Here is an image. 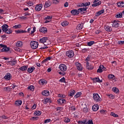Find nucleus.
Segmentation results:
<instances>
[{
	"label": "nucleus",
	"mask_w": 124,
	"mask_h": 124,
	"mask_svg": "<svg viewBox=\"0 0 124 124\" xmlns=\"http://www.w3.org/2000/svg\"><path fill=\"white\" fill-rule=\"evenodd\" d=\"M2 31L5 32L6 33L10 34L12 32V30L8 29V26L7 24H4L3 26H1Z\"/></svg>",
	"instance_id": "nucleus-1"
},
{
	"label": "nucleus",
	"mask_w": 124,
	"mask_h": 124,
	"mask_svg": "<svg viewBox=\"0 0 124 124\" xmlns=\"http://www.w3.org/2000/svg\"><path fill=\"white\" fill-rule=\"evenodd\" d=\"M40 31L44 33H46V32H47V28L46 27H42L40 28Z\"/></svg>",
	"instance_id": "nucleus-20"
},
{
	"label": "nucleus",
	"mask_w": 124,
	"mask_h": 124,
	"mask_svg": "<svg viewBox=\"0 0 124 124\" xmlns=\"http://www.w3.org/2000/svg\"><path fill=\"white\" fill-rule=\"evenodd\" d=\"M107 96H108L109 98H110L111 99H114L115 98V96L113 95V94H107Z\"/></svg>",
	"instance_id": "nucleus-34"
},
{
	"label": "nucleus",
	"mask_w": 124,
	"mask_h": 124,
	"mask_svg": "<svg viewBox=\"0 0 124 124\" xmlns=\"http://www.w3.org/2000/svg\"><path fill=\"white\" fill-rule=\"evenodd\" d=\"M11 78H12V76H11V74L9 73H7L4 77V78L7 80H10Z\"/></svg>",
	"instance_id": "nucleus-13"
},
{
	"label": "nucleus",
	"mask_w": 124,
	"mask_h": 124,
	"mask_svg": "<svg viewBox=\"0 0 124 124\" xmlns=\"http://www.w3.org/2000/svg\"><path fill=\"white\" fill-rule=\"evenodd\" d=\"M76 108L75 107H69V110H71V111H72V112H73L74 111H75L76 110Z\"/></svg>",
	"instance_id": "nucleus-48"
},
{
	"label": "nucleus",
	"mask_w": 124,
	"mask_h": 124,
	"mask_svg": "<svg viewBox=\"0 0 124 124\" xmlns=\"http://www.w3.org/2000/svg\"><path fill=\"white\" fill-rule=\"evenodd\" d=\"M83 3V6H85V7L86 6H89V5L91 4V2H86Z\"/></svg>",
	"instance_id": "nucleus-45"
},
{
	"label": "nucleus",
	"mask_w": 124,
	"mask_h": 124,
	"mask_svg": "<svg viewBox=\"0 0 124 124\" xmlns=\"http://www.w3.org/2000/svg\"><path fill=\"white\" fill-rule=\"evenodd\" d=\"M81 94H82V93L81 92H78L77 94L75 95V98H78V97H80L81 96Z\"/></svg>",
	"instance_id": "nucleus-37"
},
{
	"label": "nucleus",
	"mask_w": 124,
	"mask_h": 124,
	"mask_svg": "<svg viewBox=\"0 0 124 124\" xmlns=\"http://www.w3.org/2000/svg\"><path fill=\"white\" fill-rule=\"evenodd\" d=\"M72 15L75 16L76 15H78L79 14V11L77 10H73L71 11Z\"/></svg>",
	"instance_id": "nucleus-15"
},
{
	"label": "nucleus",
	"mask_w": 124,
	"mask_h": 124,
	"mask_svg": "<svg viewBox=\"0 0 124 124\" xmlns=\"http://www.w3.org/2000/svg\"><path fill=\"white\" fill-rule=\"evenodd\" d=\"M51 122V119H47L46 120H45L44 123L45 124H48Z\"/></svg>",
	"instance_id": "nucleus-52"
},
{
	"label": "nucleus",
	"mask_w": 124,
	"mask_h": 124,
	"mask_svg": "<svg viewBox=\"0 0 124 124\" xmlns=\"http://www.w3.org/2000/svg\"><path fill=\"white\" fill-rule=\"evenodd\" d=\"M88 124H93V120H89Z\"/></svg>",
	"instance_id": "nucleus-64"
},
{
	"label": "nucleus",
	"mask_w": 124,
	"mask_h": 124,
	"mask_svg": "<svg viewBox=\"0 0 124 124\" xmlns=\"http://www.w3.org/2000/svg\"><path fill=\"white\" fill-rule=\"evenodd\" d=\"M86 67L87 69H89V70H92L93 69V66L92 65H90L89 62H87L86 63Z\"/></svg>",
	"instance_id": "nucleus-19"
},
{
	"label": "nucleus",
	"mask_w": 124,
	"mask_h": 124,
	"mask_svg": "<svg viewBox=\"0 0 124 124\" xmlns=\"http://www.w3.org/2000/svg\"><path fill=\"white\" fill-rule=\"evenodd\" d=\"M78 7H82L83 6V3H79L77 5Z\"/></svg>",
	"instance_id": "nucleus-55"
},
{
	"label": "nucleus",
	"mask_w": 124,
	"mask_h": 124,
	"mask_svg": "<svg viewBox=\"0 0 124 124\" xmlns=\"http://www.w3.org/2000/svg\"><path fill=\"white\" fill-rule=\"evenodd\" d=\"M65 102H66V101L64 98H59L57 100V103L59 105H62L63 104H65Z\"/></svg>",
	"instance_id": "nucleus-7"
},
{
	"label": "nucleus",
	"mask_w": 124,
	"mask_h": 124,
	"mask_svg": "<svg viewBox=\"0 0 124 124\" xmlns=\"http://www.w3.org/2000/svg\"><path fill=\"white\" fill-rule=\"evenodd\" d=\"M103 70L104 71L106 70V68L104 67V66H103V65H101L99 66V68L97 70V72L98 73H101V72H102Z\"/></svg>",
	"instance_id": "nucleus-8"
},
{
	"label": "nucleus",
	"mask_w": 124,
	"mask_h": 124,
	"mask_svg": "<svg viewBox=\"0 0 124 124\" xmlns=\"http://www.w3.org/2000/svg\"><path fill=\"white\" fill-rule=\"evenodd\" d=\"M48 100H49V99H48V98L45 99V100L44 101V103L45 104H46V103H48Z\"/></svg>",
	"instance_id": "nucleus-59"
},
{
	"label": "nucleus",
	"mask_w": 124,
	"mask_h": 124,
	"mask_svg": "<svg viewBox=\"0 0 124 124\" xmlns=\"http://www.w3.org/2000/svg\"><path fill=\"white\" fill-rule=\"evenodd\" d=\"M47 40H48V37H44L40 39L39 42L40 43H43V44H44V43H45V42H46Z\"/></svg>",
	"instance_id": "nucleus-12"
},
{
	"label": "nucleus",
	"mask_w": 124,
	"mask_h": 124,
	"mask_svg": "<svg viewBox=\"0 0 124 124\" xmlns=\"http://www.w3.org/2000/svg\"><path fill=\"white\" fill-rule=\"evenodd\" d=\"M64 122L65 123H69V122H70V119L67 118V117H65L64 118Z\"/></svg>",
	"instance_id": "nucleus-46"
},
{
	"label": "nucleus",
	"mask_w": 124,
	"mask_h": 124,
	"mask_svg": "<svg viewBox=\"0 0 124 124\" xmlns=\"http://www.w3.org/2000/svg\"><path fill=\"white\" fill-rule=\"evenodd\" d=\"M41 114V111L37 110L35 111L34 113V116H40Z\"/></svg>",
	"instance_id": "nucleus-33"
},
{
	"label": "nucleus",
	"mask_w": 124,
	"mask_h": 124,
	"mask_svg": "<svg viewBox=\"0 0 124 124\" xmlns=\"http://www.w3.org/2000/svg\"><path fill=\"white\" fill-rule=\"evenodd\" d=\"M0 47L2 48V49L0 50V52H8L10 50L9 47H8L6 46L3 44H0Z\"/></svg>",
	"instance_id": "nucleus-4"
},
{
	"label": "nucleus",
	"mask_w": 124,
	"mask_h": 124,
	"mask_svg": "<svg viewBox=\"0 0 124 124\" xmlns=\"http://www.w3.org/2000/svg\"><path fill=\"white\" fill-rule=\"evenodd\" d=\"M77 30H82L83 29V24H79L77 26Z\"/></svg>",
	"instance_id": "nucleus-38"
},
{
	"label": "nucleus",
	"mask_w": 124,
	"mask_h": 124,
	"mask_svg": "<svg viewBox=\"0 0 124 124\" xmlns=\"http://www.w3.org/2000/svg\"><path fill=\"white\" fill-rule=\"evenodd\" d=\"M22 28V25H21L20 24H18V25H16L14 26H13V29H21Z\"/></svg>",
	"instance_id": "nucleus-36"
},
{
	"label": "nucleus",
	"mask_w": 124,
	"mask_h": 124,
	"mask_svg": "<svg viewBox=\"0 0 124 124\" xmlns=\"http://www.w3.org/2000/svg\"><path fill=\"white\" fill-rule=\"evenodd\" d=\"M86 63H87V62H89V61H90V57H87V58L85 60Z\"/></svg>",
	"instance_id": "nucleus-63"
},
{
	"label": "nucleus",
	"mask_w": 124,
	"mask_h": 124,
	"mask_svg": "<svg viewBox=\"0 0 124 124\" xmlns=\"http://www.w3.org/2000/svg\"><path fill=\"white\" fill-rule=\"evenodd\" d=\"M17 47H22L23 46V43L21 41H18L16 44Z\"/></svg>",
	"instance_id": "nucleus-29"
},
{
	"label": "nucleus",
	"mask_w": 124,
	"mask_h": 124,
	"mask_svg": "<svg viewBox=\"0 0 124 124\" xmlns=\"http://www.w3.org/2000/svg\"><path fill=\"white\" fill-rule=\"evenodd\" d=\"M82 110L84 113H87V112H88V108H87V107H85L83 108Z\"/></svg>",
	"instance_id": "nucleus-51"
},
{
	"label": "nucleus",
	"mask_w": 124,
	"mask_h": 124,
	"mask_svg": "<svg viewBox=\"0 0 124 124\" xmlns=\"http://www.w3.org/2000/svg\"><path fill=\"white\" fill-rule=\"evenodd\" d=\"M100 113H101V114H105L106 113V110H104V109H102L100 111Z\"/></svg>",
	"instance_id": "nucleus-57"
},
{
	"label": "nucleus",
	"mask_w": 124,
	"mask_h": 124,
	"mask_svg": "<svg viewBox=\"0 0 124 124\" xmlns=\"http://www.w3.org/2000/svg\"><path fill=\"white\" fill-rule=\"evenodd\" d=\"M45 20H48L49 21H51L52 16H47L45 18Z\"/></svg>",
	"instance_id": "nucleus-44"
},
{
	"label": "nucleus",
	"mask_w": 124,
	"mask_h": 124,
	"mask_svg": "<svg viewBox=\"0 0 124 124\" xmlns=\"http://www.w3.org/2000/svg\"><path fill=\"white\" fill-rule=\"evenodd\" d=\"M22 100H17L15 102L16 106H21L22 105Z\"/></svg>",
	"instance_id": "nucleus-25"
},
{
	"label": "nucleus",
	"mask_w": 124,
	"mask_h": 124,
	"mask_svg": "<svg viewBox=\"0 0 124 124\" xmlns=\"http://www.w3.org/2000/svg\"><path fill=\"white\" fill-rule=\"evenodd\" d=\"M34 69H35V68L34 67V66H32L30 67L28 69V72H29V73H32Z\"/></svg>",
	"instance_id": "nucleus-17"
},
{
	"label": "nucleus",
	"mask_w": 124,
	"mask_h": 124,
	"mask_svg": "<svg viewBox=\"0 0 124 124\" xmlns=\"http://www.w3.org/2000/svg\"><path fill=\"white\" fill-rule=\"evenodd\" d=\"M42 7H43V5H42V4H37L35 7V10L37 12L40 11V10L42 9Z\"/></svg>",
	"instance_id": "nucleus-9"
},
{
	"label": "nucleus",
	"mask_w": 124,
	"mask_h": 124,
	"mask_svg": "<svg viewBox=\"0 0 124 124\" xmlns=\"http://www.w3.org/2000/svg\"><path fill=\"white\" fill-rule=\"evenodd\" d=\"M20 70L21 71H26L28 69V65H24L19 68Z\"/></svg>",
	"instance_id": "nucleus-23"
},
{
	"label": "nucleus",
	"mask_w": 124,
	"mask_h": 124,
	"mask_svg": "<svg viewBox=\"0 0 124 124\" xmlns=\"http://www.w3.org/2000/svg\"><path fill=\"white\" fill-rule=\"evenodd\" d=\"M118 44L122 45V44H124V41H119Z\"/></svg>",
	"instance_id": "nucleus-58"
},
{
	"label": "nucleus",
	"mask_w": 124,
	"mask_h": 124,
	"mask_svg": "<svg viewBox=\"0 0 124 124\" xmlns=\"http://www.w3.org/2000/svg\"><path fill=\"white\" fill-rule=\"evenodd\" d=\"M74 93H75V90H72L69 93V96H73L74 95Z\"/></svg>",
	"instance_id": "nucleus-41"
},
{
	"label": "nucleus",
	"mask_w": 124,
	"mask_h": 124,
	"mask_svg": "<svg viewBox=\"0 0 124 124\" xmlns=\"http://www.w3.org/2000/svg\"><path fill=\"white\" fill-rule=\"evenodd\" d=\"M93 99L94 100V101H96V102H99L102 100L101 98H100V96H99V95L96 93H93Z\"/></svg>",
	"instance_id": "nucleus-2"
},
{
	"label": "nucleus",
	"mask_w": 124,
	"mask_h": 124,
	"mask_svg": "<svg viewBox=\"0 0 124 124\" xmlns=\"http://www.w3.org/2000/svg\"><path fill=\"white\" fill-rule=\"evenodd\" d=\"M108 78L109 79V80H115V76L112 74L108 75Z\"/></svg>",
	"instance_id": "nucleus-31"
},
{
	"label": "nucleus",
	"mask_w": 124,
	"mask_h": 124,
	"mask_svg": "<svg viewBox=\"0 0 124 124\" xmlns=\"http://www.w3.org/2000/svg\"><path fill=\"white\" fill-rule=\"evenodd\" d=\"M28 90H30V91H31V92H33L34 91V86L31 85L28 87Z\"/></svg>",
	"instance_id": "nucleus-40"
},
{
	"label": "nucleus",
	"mask_w": 124,
	"mask_h": 124,
	"mask_svg": "<svg viewBox=\"0 0 124 124\" xmlns=\"http://www.w3.org/2000/svg\"><path fill=\"white\" fill-rule=\"evenodd\" d=\"M92 109L93 111H94V112H96V111H97V110L99 109V106L98 105V104H94L93 106Z\"/></svg>",
	"instance_id": "nucleus-14"
},
{
	"label": "nucleus",
	"mask_w": 124,
	"mask_h": 124,
	"mask_svg": "<svg viewBox=\"0 0 124 124\" xmlns=\"http://www.w3.org/2000/svg\"><path fill=\"white\" fill-rule=\"evenodd\" d=\"M59 68L60 70L63 72L67 70V67L66 66V65L64 64H61L59 66Z\"/></svg>",
	"instance_id": "nucleus-5"
},
{
	"label": "nucleus",
	"mask_w": 124,
	"mask_h": 124,
	"mask_svg": "<svg viewBox=\"0 0 124 124\" xmlns=\"http://www.w3.org/2000/svg\"><path fill=\"white\" fill-rule=\"evenodd\" d=\"M59 74H60V75H62L63 76L65 75V73H64L63 72H59Z\"/></svg>",
	"instance_id": "nucleus-61"
},
{
	"label": "nucleus",
	"mask_w": 124,
	"mask_h": 124,
	"mask_svg": "<svg viewBox=\"0 0 124 124\" xmlns=\"http://www.w3.org/2000/svg\"><path fill=\"white\" fill-rule=\"evenodd\" d=\"M119 25L120 24L119 23L118 20H115L112 22V28H118Z\"/></svg>",
	"instance_id": "nucleus-10"
},
{
	"label": "nucleus",
	"mask_w": 124,
	"mask_h": 124,
	"mask_svg": "<svg viewBox=\"0 0 124 124\" xmlns=\"http://www.w3.org/2000/svg\"><path fill=\"white\" fill-rule=\"evenodd\" d=\"M76 66L78 70H82L83 69V67H82V65L81 64V63H79V62H76Z\"/></svg>",
	"instance_id": "nucleus-11"
},
{
	"label": "nucleus",
	"mask_w": 124,
	"mask_h": 124,
	"mask_svg": "<svg viewBox=\"0 0 124 124\" xmlns=\"http://www.w3.org/2000/svg\"><path fill=\"white\" fill-rule=\"evenodd\" d=\"M44 46H42L40 49H41L42 50H44L45 49H47L48 48V47L46 46H45V45L44 44H43V45Z\"/></svg>",
	"instance_id": "nucleus-50"
},
{
	"label": "nucleus",
	"mask_w": 124,
	"mask_h": 124,
	"mask_svg": "<svg viewBox=\"0 0 124 124\" xmlns=\"http://www.w3.org/2000/svg\"><path fill=\"white\" fill-rule=\"evenodd\" d=\"M100 4H101V1H99L97 2L93 3V4H92V6L96 7V6H98V5H100Z\"/></svg>",
	"instance_id": "nucleus-27"
},
{
	"label": "nucleus",
	"mask_w": 124,
	"mask_h": 124,
	"mask_svg": "<svg viewBox=\"0 0 124 124\" xmlns=\"http://www.w3.org/2000/svg\"><path fill=\"white\" fill-rule=\"evenodd\" d=\"M118 7L123 8L124 7V1H120L117 3Z\"/></svg>",
	"instance_id": "nucleus-22"
},
{
	"label": "nucleus",
	"mask_w": 124,
	"mask_h": 124,
	"mask_svg": "<svg viewBox=\"0 0 124 124\" xmlns=\"http://www.w3.org/2000/svg\"><path fill=\"white\" fill-rule=\"evenodd\" d=\"M94 43V41H90L88 43H87L88 46H92V45H93V44Z\"/></svg>",
	"instance_id": "nucleus-43"
},
{
	"label": "nucleus",
	"mask_w": 124,
	"mask_h": 124,
	"mask_svg": "<svg viewBox=\"0 0 124 124\" xmlns=\"http://www.w3.org/2000/svg\"><path fill=\"white\" fill-rule=\"evenodd\" d=\"M110 115L112 116V117H114V118H118V117H119V115L116 114L115 113L113 112H111L110 113Z\"/></svg>",
	"instance_id": "nucleus-42"
},
{
	"label": "nucleus",
	"mask_w": 124,
	"mask_h": 124,
	"mask_svg": "<svg viewBox=\"0 0 124 124\" xmlns=\"http://www.w3.org/2000/svg\"><path fill=\"white\" fill-rule=\"evenodd\" d=\"M112 91L114 93H119V89L116 87H113L112 89Z\"/></svg>",
	"instance_id": "nucleus-28"
},
{
	"label": "nucleus",
	"mask_w": 124,
	"mask_h": 124,
	"mask_svg": "<svg viewBox=\"0 0 124 124\" xmlns=\"http://www.w3.org/2000/svg\"><path fill=\"white\" fill-rule=\"evenodd\" d=\"M59 81L61 83H65V78H64V77L62 78Z\"/></svg>",
	"instance_id": "nucleus-49"
},
{
	"label": "nucleus",
	"mask_w": 124,
	"mask_h": 124,
	"mask_svg": "<svg viewBox=\"0 0 124 124\" xmlns=\"http://www.w3.org/2000/svg\"><path fill=\"white\" fill-rule=\"evenodd\" d=\"M62 107H58L57 108V111H62Z\"/></svg>",
	"instance_id": "nucleus-60"
},
{
	"label": "nucleus",
	"mask_w": 124,
	"mask_h": 124,
	"mask_svg": "<svg viewBox=\"0 0 124 124\" xmlns=\"http://www.w3.org/2000/svg\"><path fill=\"white\" fill-rule=\"evenodd\" d=\"M36 30V28L33 27V31H31V34L33 33Z\"/></svg>",
	"instance_id": "nucleus-62"
},
{
	"label": "nucleus",
	"mask_w": 124,
	"mask_h": 124,
	"mask_svg": "<svg viewBox=\"0 0 124 124\" xmlns=\"http://www.w3.org/2000/svg\"><path fill=\"white\" fill-rule=\"evenodd\" d=\"M66 56L68 58H73L74 56V52L72 50H68L66 52Z\"/></svg>",
	"instance_id": "nucleus-6"
},
{
	"label": "nucleus",
	"mask_w": 124,
	"mask_h": 124,
	"mask_svg": "<svg viewBox=\"0 0 124 124\" xmlns=\"http://www.w3.org/2000/svg\"><path fill=\"white\" fill-rule=\"evenodd\" d=\"M69 24V22H68V21H64L61 23V25L62 27H67V26H68Z\"/></svg>",
	"instance_id": "nucleus-24"
},
{
	"label": "nucleus",
	"mask_w": 124,
	"mask_h": 124,
	"mask_svg": "<svg viewBox=\"0 0 124 124\" xmlns=\"http://www.w3.org/2000/svg\"><path fill=\"white\" fill-rule=\"evenodd\" d=\"M27 4L28 5H29V6H31V5H33V2H32L31 1H29L27 2Z\"/></svg>",
	"instance_id": "nucleus-47"
},
{
	"label": "nucleus",
	"mask_w": 124,
	"mask_h": 124,
	"mask_svg": "<svg viewBox=\"0 0 124 124\" xmlns=\"http://www.w3.org/2000/svg\"><path fill=\"white\" fill-rule=\"evenodd\" d=\"M93 82H97L98 83H102V80H100L99 78H95L93 79Z\"/></svg>",
	"instance_id": "nucleus-26"
},
{
	"label": "nucleus",
	"mask_w": 124,
	"mask_h": 124,
	"mask_svg": "<svg viewBox=\"0 0 124 124\" xmlns=\"http://www.w3.org/2000/svg\"><path fill=\"white\" fill-rule=\"evenodd\" d=\"M88 9V7H85L83 8H80L78 9V12L80 11V12H82L83 11H86Z\"/></svg>",
	"instance_id": "nucleus-30"
},
{
	"label": "nucleus",
	"mask_w": 124,
	"mask_h": 124,
	"mask_svg": "<svg viewBox=\"0 0 124 124\" xmlns=\"http://www.w3.org/2000/svg\"><path fill=\"white\" fill-rule=\"evenodd\" d=\"M30 45L32 49H37V48L38 47L39 44L38 42L35 41H32L30 43Z\"/></svg>",
	"instance_id": "nucleus-3"
},
{
	"label": "nucleus",
	"mask_w": 124,
	"mask_h": 124,
	"mask_svg": "<svg viewBox=\"0 0 124 124\" xmlns=\"http://www.w3.org/2000/svg\"><path fill=\"white\" fill-rule=\"evenodd\" d=\"M116 18H122L123 17V14H122V13L117 14L116 16H115Z\"/></svg>",
	"instance_id": "nucleus-39"
},
{
	"label": "nucleus",
	"mask_w": 124,
	"mask_h": 124,
	"mask_svg": "<svg viewBox=\"0 0 124 124\" xmlns=\"http://www.w3.org/2000/svg\"><path fill=\"white\" fill-rule=\"evenodd\" d=\"M105 29L107 31H112V28L110 26L105 27Z\"/></svg>",
	"instance_id": "nucleus-32"
},
{
	"label": "nucleus",
	"mask_w": 124,
	"mask_h": 124,
	"mask_svg": "<svg viewBox=\"0 0 124 124\" xmlns=\"http://www.w3.org/2000/svg\"><path fill=\"white\" fill-rule=\"evenodd\" d=\"M51 4H52V3H51L50 0H47L46 1L45 3V7H49V6H51Z\"/></svg>",
	"instance_id": "nucleus-18"
},
{
	"label": "nucleus",
	"mask_w": 124,
	"mask_h": 124,
	"mask_svg": "<svg viewBox=\"0 0 124 124\" xmlns=\"http://www.w3.org/2000/svg\"><path fill=\"white\" fill-rule=\"evenodd\" d=\"M78 123V124H86V121H79Z\"/></svg>",
	"instance_id": "nucleus-54"
},
{
	"label": "nucleus",
	"mask_w": 124,
	"mask_h": 124,
	"mask_svg": "<svg viewBox=\"0 0 124 124\" xmlns=\"http://www.w3.org/2000/svg\"><path fill=\"white\" fill-rule=\"evenodd\" d=\"M40 85H45V84H47V81L46 80L42 79L39 81Z\"/></svg>",
	"instance_id": "nucleus-21"
},
{
	"label": "nucleus",
	"mask_w": 124,
	"mask_h": 124,
	"mask_svg": "<svg viewBox=\"0 0 124 124\" xmlns=\"http://www.w3.org/2000/svg\"><path fill=\"white\" fill-rule=\"evenodd\" d=\"M4 91H11V88L9 87H5L4 88Z\"/></svg>",
	"instance_id": "nucleus-56"
},
{
	"label": "nucleus",
	"mask_w": 124,
	"mask_h": 124,
	"mask_svg": "<svg viewBox=\"0 0 124 124\" xmlns=\"http://www.w3.org/2000/svg\"><path fill=\"white\" fill-rule=\"evenodd\" d=\"M103 13H104V10H102L97 12L96 16H99L100 15H101V14H103Z\"/></svg>",
	"instance_id": "nucleus-35"
},
{
	"label": "nucleus",
	"mask_w": 124,
	"mask_h": 124,
	"mask_svg": "<svg viewBox=\"0 0 124 124\" xmlns=\"http://www.w3.org/2000/svg\"><path fill=\"white\" fill-rule=\"evenodd\" d=\"M43 95H45V96H48L50 94V93L48 90H44L42 92Z\"/></svg>",
	"instance_id": "nucleus-16"
},
{
	"label": "nucleus",
	"mask_w": 124,
	"mask_h": 124,
	"mask_svg": "<svg viewBox=\"0 0 124 124\" xmlns=\"http://www.w3.org/2000/svg\"><path fill=\"white\" fill-rule=\"evenodd\" d=\"M59 2H60L59 0H53V3H54V4H58V3H59Z\"/></svg>",
	"instance_id": "nucleus-53"
}]
</instances>
